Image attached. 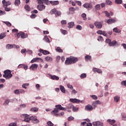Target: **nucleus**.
<instances>
[{
	"label": "nucleus",
	"instance_id": "1",
	"mask_svg": "<svg viewBox=\"0 0 126 126\" xmlns=\"http://www.w3.org/2000/svg\"><path fill=\"white\" fill-rule=\"evenodd\" d=\"M22 118H24V122L26 123H30V121H32L33 124H39L40 121L37 119L36 116L30 117L28 114H23L21 115Z\"/></svg>",
	"mask_w": 126,
	"mask_h": 126
},
{
	"label": "nucleus",
	"instance_id": "2",
	"mask_svg": "<svg viewBox=\"0 0 126 126\" xmlns=\"http://www.w3.org/2000/svg\"><path fill=\"white\" fill-rule=\"evenodd\" d=\"M55 107L56 108H55L54 110L51 112V113L52 115L56 116V117H58V116H59V114H58V113H59V110H61L62 111H66V109L62 106L61 104L57 105Z\"/></svg>",
	"mask_w": 126,
	"mask_h": 126
},
{
	"label": "nucleus",
	"instance_id": "3",
	"mask_svg": "<svg viewBox=\"0 0 126 126\" xmlns=\"http://www.w3.org/2000/svg\"><path fill=\"white\" fill-rule=\"evenodd\" d=\"M77 61H78V59H77V58H75V57L67 58L65 61V64H66V65L72 64V63H76Z\"/></svg>",
	"mask_w": 126,
	"mask_h": 126
},
{
	"label": "nucleus",
	"instance_id": "4",
	"mask_svg": "<svg viewBox=\"0 0 126 126\" xmlns=\"http://www.w3.org/2000/svg\"><path fill=\"white\" fill-rule=\"evenodd\" d=\"M3 76V77H5L6 79H9V78H11V77H12V74H11L10 70H7L4 71Z\"/></svg>",
	"mask_w": 126,
	"mask_h": 126
},
{
	"label": "nucleus",
	"instance_id": "5",
	"mask_svg": "<svg viewBox=\"0 0 126 126\" xmlns=\"http://www.w3.org/2000/svg\"><path fill=\"white\" fill-rule=\"evenodd\" d=\"M94 25L97 29H101L103 27L102 22L99 21H96L94 23Z\"/></svg>",
	"mask_w": 126,
	"mask_h": 126
},
{
	"label": "nucleus",
	"instance_id": "6",
	"mask_svg": "<svg viewBox=\"0 0 126 126\" xmlns=\"http://www.w3.org/2000/svg\"><path fill=\"white\" fill-rule=\"evenodd\" d=\"M96 33L99 35H103L105 37H107L108 36V34L106 32V31H102L101 30H98L96 32Z\"/></svg>",
	"mask_w": 126,
	"mask_h": 126
},
{
	"label": "nucleus",
	"instance_id": "7",
	"mask_svg": "<svg viewBox=\"0 0 126 126\" xmlns=\"http://www.w3.org/2000/svg\"><path fill=\"white\" fill-rule=\"evenodd\" d=\"M38 66H39L38 64H36V63L32 64L30 66V69H31V70H36V69L38 68Z\"/></svg>",
	"mask_w": 126,
	"mask_h": 126
},
{
	"label": "nucleus",
	"instance_id": "8",
	"mask_svg": "<svg viewBox=\"0 0 126 126\" xmlns=\"http://www.w3.org/2000/svg\"><path fill=\"white\" fill-rule=\"evenodd\" d=\"M93 125L94 126H103L104 124L103 123L100 121L94 122L93 123Z\"/></svg>",
	"mask_w": 126,
	"mask_h": 126
},
{
	"label": "nucleus",
	"instance_id": "9",
	"mask_svg": "<svg viewBox=\"0 0 126 126\" xmlns=\"http://www.w3.org/2000/svg\"><path fill=\"white\" fill-rule=\"evenodd\" d=\"M85 110L89 111H92L93 110V106L90 104H88L85 106Z\"/></svg>",
	"mask_w": 126,
	"mask_h": 126
},
{
	"label": "nucleus",
	"instance_id": "10",
	"mask_svg": "<svg viewBox=\"0 0 126 126\" xmlns=\"http://www.w3.org/2000/svg\"><path fill=\"white\" fill-rule=\"evenodd\" d=\"M37 8L40 11H42L43 9H45L46 8V6H45L43 4L42 5H38L37 6Z\"/></svg>",
	"mask_w": 126,
	"mask_h": 126
},
{
	"label": "nucleus",
	"instance_id": "11",
	"mask_svg": "<svg viewBox=\"0 0 126 126\" xmlns=\"http://www.w3.org/2000/svg\"><path fill=\"white\" fill-rule=\"evenodd\" d=\"M70 101L72 103H77V104H79V103H80V100H79L76 98H70Z\"/></svg>",
	"mask_w": 126,
	"mask_h": 126
},
{
	"label": "nucleus",
	"instance_id": "12",
	"mask_svg": "<svg viewBox=\"0 0 126 126\" xmlns=\"http://www.w3.org/2000/svg\"><path fill=\"white\" fill-rule=\"evenodd\" d=\"M84 7H85V8H92V4L88 3H86L83 5Z\"/></svg>",
	"mask_w": 126,
	"mask_h": 126
},
{
	"label": "nucleus",
	"instance_id": "13",
	"mask_svg": "<svg viewBox=\"0 0 126 126\" xmlns=\"http://www.w3.org/2000/svg\"><path fill=\"white\" fill-rule=\"evenodd\" d=\"M49 2H50V3H51V4H52V5H58V4H59V3H60V2L58 0L50 1Z\"/></svg>",
	"mask_w": 126,
	"mask_h": 126
},
{
	"label": "nucleus",
	"instance_id": "14",
	"mask_svg": "<svg viewBox=\"0 0 126 126\" xmlns=\"http://www.w3.org/2000/svg\"><path fill=\"white\" fill-rule=\"evenodd\" d=\"M117 21L115 19H109L108 20H107V23H108V24H112V23H115V22H116Z\"/></svg>",
	"mask_w": 126,
	"mask_h": 126
},
{
	"label": "nucleus",
	"instance_id": "15",
	"mask_svg": "<svg viewBox=\"0 0 126 126\" xmlns=\"http://www.w3.org/2000/svg\"><path fill=\"white\" fill-rule=\"evenodd\" d=\"M28 37V34L27 33H25L23 32H22L21 33V38L22 39H25V38H27Z\"/></svg>",
	"mask_w": 126,
	"mask_h": 126
},
{
	"label": "nucleus",
	"instance_id": "16",
	"mask_svg": "<svg viewBox=\"0 0 126 126\" xmlns=\"http://www.w3.org/2000/svg\"><path fill=\"white\" fill-rule=\"evenodd\" d=\"M107 121L111 126H113V125H114V124L116 123V120H115L108 119Z\"/></svg>",
	"mask_w": 126,
	"mask_h": 126
},
{
	"label": "nucleus",
	"instance_id": "17",
	"mask_svg": "<svg viewBox=\"0 0 126 126\" xmlns=\"http://www.w3.org/2000/svg\"><path fill=\"white\" fill-rule=\"evenodd\" d=\"M40 53H42L43 55H49L50 54V52L47 51V50H43L42 49L39 50Z\"/></svg>",
	"mask_w": 126,
	"mask_h": 126
},
{
	"label": "nucleus",
	"instance_id": "18",
	"mask_svg": "<svg viewBox=\"0 0 126 126\" xmlns=\"http://www.w3.org/2000/svg\"><path fill=\"white\" fill-rule=\"evenodd\" d=\"M93 71L94 72H97V73H101V72H102V70H101V69H98L97 68H94L93 69Z\"/></svg>",
	"mask_w": 126,
	"mask_h": 126
},
{
	"label": "nucleus",
	"instance_id": "19",
	"mask_svg": "<svg viewBox=\"0 0 126 126\" xmlns=\"http://www.w3.org/2000/svg\"><path fill=\"white\" fill-rule=\"evenodd\" d=\"M50 77L53 80H59L60 79V78L56 75H51Z\"/></svg>",
	"mask_w": 126,
	"mask_h": 126
},
{
	"label": "nucleus",
	"instance_id": "20",
	"mask_svg": "<svg viewBox=\"0 0 126 126\" xmlns=\"http://www.w3.org/2000/svg\"><path fill=\"white\" fill-rule=\"evenodd\" d=\"M116 44H117V41L113 40L111 41L110 43H109V46L114 47V46H116Z\"/></svg>",
	"mask_w": 126,
	"mask_h": 126
},
{
	"label": "nucleus",
	"instance_id": "21",
	"mask_svg": "<svg viewBox=\"0 0 126 126\" xmlns=\"http://www.w3.org/2000/svg\"><path fill=\"white\" fill-rule=\"evenodd\" d=\"M68 28H72L74 26V22H71L68 24Z\"/></svg>",
	"mask_w": 126,
	"mask_h": 126
},
{
	"label": "nucleus",
	"instance_id": "22",
	"mask_svg": "<svg viewBox=\"0 0 126 126\" xmlns=\"http://www.w3.org/2000/svg\"><path fill=\"white\" fill-rule=\"evenodd\" d=\"M39 110V108L38 107H33L30 109V111H32V112H34L36 113V112H38Z\"/></svg>",
	"mask_w": 126,
	"mask_h": 126
},
{
	"label": "nucleus",
	"instance_id": "23",
	"mask_svg": "<svg viewBox=\"0 0 126 126\" xmlns=\"http://www.w3.org/2000/svg\"><path fill=\"white\" fill-rule=\"evenodd\" d=\"M6 36V33L5 32H3L0 34V39H3L4 37Z\"/></svg>",
	"mask_w": 126,
	"mask_h": 126
},
{
	"label": "nucleus",
	"instance_id": "24",
	"mask_svg": "<svg viewBox=\"0 0 126 126\" xmlns=\"http://www.w3.org/2000/svg\"><path fill=\"white\" fill-rule=\"evenodd\" d=\"M43 39L44 40V41H45V42H47V43H51L50 39H49V38H48V36L47 35L44 36Z\"/></svg>",
	"mask_w": 126,
	"mask_h": 126
},
{
	"label": "nucleus",
	"instance_id": "25",
	"mask_svg": "<svg viewBox=\"0 0 126 126\" xmlns=\"http://www.w3.org/2000/svg\"><path fill=\"white\" fill-rule=\"evenodd\" d=\"M113 32L115 33H121V31L118 28H115L113 29Z\"/></svg>",
	"mask_w": 126,
	"mask_h": 126
},
{
	"label": "nucleus",
	"instance_id": "26",
	"mask_svg": "<svg viewBox=\"0 0 126 126\" xmlns=\"http://www.w3.org/2000/svg\"><path fill=\"white\" fill-rule=\"evenodd\" d=\"M92 57L91 56H89V55H86L85 57V60L86 61H91V59H92Z\"/></svg>",
	"mask_w": 126,
	"mask_h": 126
},
{
	"label": "nucleus",
	"instance_id": "27",
	"mask_svg": "<svg viewBox=\"0 0 126 126\" xmlns=\"http://www.w3.org/2000/svg\"><path fill=\"white\" fill-rule=\"evenodd\" d=\"M13 45L7 44L6 46V49H7L8 50H9V49H13Z\"/></svg>",
	"mask_w": 126,
	"mask_h": 126
},
{
	"label": "nucleus",
	"instance_id": "28",
	"mask_svg": "<svg viewBox=\"0 0 126 126\" xmlns=\"http://www.w3.org/2000/svg\"><path fill=\"white\" fill-rule=\"evenodd\" d=\"M14 4L16 6H18L20 4V0H15Z\"/></svg>",
	"mask_w": 126,
	"mask_h": 126
},
{
	"label": "nucleus",
	"instance_id": "29",
	"mask_svg": "<svg viewBox=\"0 0 126 126\" xmlns=\"http://www.w3.org/2000/svg\"><path fill=\"white\" fill-rule=\"evenodd\" d=\"M114 100L115 102H116V103H118V102L120 101V97L119 96H116L114 97Z\"/></svg>",
	"mask_w": 126,
	"mask_h": 126
},
{
	"label": "nucleus",
	"instance_id": "30",
	"mask_svg": "<svg viewBox=\"0 0 126 126\" xmlns=\"http://www.w3.org/2000/svg\"><path fill=\"white\" fill-rule=\"evenodd\" d=\"M25 9H26V10H27V11H30L31 10L29 5H26L25 6Z\"/></svg>",
	"mask_w": 126,
	"mask_h": 126
},
{
	"label": "nucleus",
	"instance_id": "31",
	"mask_svg": "<svg viewBox=\"0 0 126 126\" xmlns=\"http://www.w3.org/2000/svg\"><path fill=\"white\" fill-rule=\"evenodd\" d=\"M56 52H58V53H63V51L62 49H61V47H58L56 49Z\"/></svg>",
	"mask_w": 126,
	"mask_h": 126
},
{
	"label": "nucleus",
	"instance_id": "32",
	"mask_svg": "<svg viewBox=\"0 0 126 126\" xmlns=\"http://www.w3.org/2000/svg\"><path fill=\"white\" fill-rule=\"evenodd\" d=\"M81 17H82L83 20H87V18L86 17V14L83 13L82 14Z\"/></svg>",
	"mask_w": 126,
	"mask_h": 126
},
{
	"label": "nucleus",
	"instance_id": "33",
	"mask_svg": "<svg viewBox=\"0 0 126 126\" xmlns=\"http://www.w3.org/2000/svg\"><path fill=\"white\" fill-rule=\"evenodd\" d=\"M60 90L63 92V93H65V89H64V87L63 86H60Z\"/></svg>",
	"mask_w": 126,
	"mask_h": 126
},
{
	"label": "nucleus",
	"instance_id": "34",
	"mask_svg": "<svg viewBox=\"0 0 126 126\" xmlns=\"http://www.w3.org/2000/svg\"><path fill=\"white\" fill-rule=\"evenodd\" d=\"M115 3L117 4H122V3H123V0H115Z\"/></svg>",
	"mask_w": 126,
	"mask_h": 126
},
{
	"label": "nucleus",
	"instance_id": "35",
	"mask_svg": "<svg viewBox=\"0 0 126 126\" xmlns=\"http://www.w3.org/2000/svg\"><path fill=\"white\" fill-rule=\"evenodd\" d=\"M104 13L105 14V16H106L107 17H108V18H111V15H110V13L108 12V11H105Z\"/></svg>",
	"mask_w": 126,
	"mask_h": 126
},
{
	"label": "nucleus",
	"instance_id": "36",
	"mask_svg": "<svg viewBox=\"0 0 126 126\" xmlns=\"http://www.w3.org/2000/svg\"><path fill=\"white\" fill-rule=\"evenodd\" d=\"M56 12H57V9L56 8L52 9L50 11L51 14H55Z\"/></svg>",
	"mask_w": 126,
	"mask_h": 126
},
{
	"label": "nucleus",
	"instance_id": "37",
	"mask_svg": "<svg viewBox=\"0 0 126 126\" xmlns=\"http://www.w3.org/2000/svg\"><path fill=\"white\" fill-rule=\"evenodd\" d=\"M2 4H3L4 7H5L6 6H8V5H7V2H6V1H5V0H3L2 1Z\"/></svg>",
	"mask_w": 126,
	"mask_h": 126
},
{
	"label": "nucleus",
	"instance_id": "38",
	"mask_svg": "<svg viewBox=\"0 0 126 126\" xmlns=\"http://www.w3.org/2000/svg\"><path fill=\"white\" fill-rule=\"evenodd\" d=\"M87 76L86 73H83L80 75V78L81 79H83V78H85Z\"/></svg>",
	"mask_w": 126,
	"mask_h": 126
},
{
	"label": "nucleus",
	"instance_id": "39",
	"mask_svg": "<svg viewBox=\"0 0 126 126\" xmlns=\"http://www.w3.org/2000/svg\"><path fill=\"white\" fill-rule=\"evenodd\" d=\"M52 60L53 59H52L51 57L48 56L45 58V61H46V62H50V61H52Z\"/></svg>",
	"mask_w": 126,
	"mask_h": 126
},
{
	"label": "nucleus",
	"instance_id": "40",
	"mask_svg": "<svg viewBox=\"0 0 126 126\" xmlns=\"http://www.w3.org/2000/svg\"><path fill=\"white\" fill-rule=\"evenodd\" d=\"M76 9L74 8V7H71L69 8V11L70 12H74L75 11Z\"/></svg>",
	"mask_w": 126,
	"mask_h": 126
},
{
	"label": "nucleus",
	"instance_id": "41",
	"mask_svg": "<svg viewBox=\"0 0 126 126\" xmlns=\"http://www.w3.org/2000/svg\"><path fill=\"white\" fill-rule=\"evenodd\" d=\"M28 86H29V84H24L22 85V87L23 88H25V89H27V87H28Z\"/></svg>",
	"mask_w": 126,
	"mask_h": 126
},
{
	"label": "nucleus",
	"instance_id": "42",
	"mask_svg": "<svg viewBox=\"0 0 126 126\" xmlns=\"http://www.w3.org/2000/svg\"><path fill=\"white\" fill-rule=\"evenodd\" d=\"M97 41H99V42H100V41H104V38H103V37H102V36L99 35L98 37Z\"/></svg>",
	"mask_w": 126,
	"mask_h": 126
},
{
	"label": "nucleus",
	"instance_id": "43",
	"mask_svg": "<svg viewBox=\"0 0 126 126\" xmlns=\"http://www.w3.org/2000/svg\"><path fill=\"white\" fill-rule=\"evenodd\" d=\"M95 9L97 10H100V9H101V5L100 4H97L95 6Z\"/></svg>",
	"mask_w": 126,
	"mask_h": 126
},
{
	"label": "nucleus",
	"instance_id": "44",
	"mask_svg": "<svg viewBox=\"0 0 126 126\" xmlns=\"http://www.w3.org/2000/svg\"><path fill=\"white\" fill-rule=\"evenodd\" d=\"M111 41H112V40L110 39V38H107L105 40V43L109 44V46H110V43H111Z\"/></svg>",
	"mask_w": 126,
	"mask_h": 126
},
{
	"label": "nucleus",
	"instance_id": "45",
	"mask_svg": "<svg viewBox=\"0 0 126 126\" xmlns=\"http://www.w3.org/2000/svg\"><path fill=\"white\" fill-rule=\"evenodd\" d=\"M106 4H108V5H112V4H113V2H112V1H111L109 0H106Z\"/></svg>",
	"mask_w": 126,
	"mask_h": 126
},
{
	"label": "nucleus",
	"instance_id": "46",
	"mask_svg": "<svg viewBox=\"0 0 126 126\" xmlns=\"http://www.w3.org/2000/svg\"><path fill=\"white\" fill-rule=\"evenodd\" d=\"M3 23L8 27H10V26H11V23H9V22H3Z\"/></svg>",
	"mask_w": 126,
	"mask_h": 126
},
{
	"label": "nucleus",
	"instance_id": "47",
	"mask_svg": "<svg viewBox=\"0 0 126 126\" xmlns=\"http://www.w3.org/2000/svg\"><path fill=\"white\" fill-rule=\"evenodd\" d=\"M72 111H73V112H77V111H78V108H77L75 106H73Z\"/></svg>",
	"mask_w": 126,
	"mask_h": 126
},
{
	"label": "nucleus",
	"instance_id": "48",
	"mask_svg": "<svg viewBox=\"0 0 126 126\" xmlns=\"http://www.w3.org/2000/svg\"><path fill=\"white\" fill-rule=\"evenodd\" d=\"M91 97L93 98L94 100H97V99H98V97L97 96V95H91Z\"/></svg>",
	"mask_w": 126,
	"mask_h": 126
},
{
	"label": "nucleus",
	"instance_id": "49",
	"mask_svg": "<svg viewBox=\"0 0 126 126\" xmlns=\"http://www.w3.org/2000/svg\"><path fill=\"white\" fill-rule=\"evenodd\" d=\"M43 3H45V4H47V5H49L50 4V1L48 0H43Z\"/></svg>",
	"mask_w": 126,
	"mask_h": 126
},
{
	"label": "nucleus",
	"instance_id": "50",
	"mask_svg": "<svg viewBox=\"0 0 126 126\" xmlns=\"http://www.w3.org/2000/svg\"><path fill=\"white\" fill-rule=\"evenodd\" d=\"M22 32H17L16 34V37H17V38H19L20 36H21V33Z\"/></svg>",
	"mask_w": 126,
	"mask_h": 126
},
{
	"label": "nucleus",
	"instance_id": "51",
	"mask_svg": "<svg viewBox=\"0 0 126 126\" xmlns=\"http://www.w3.org/2000/svg\"><path fill=\"white\" fill-rule=\"evenodd\" d=\"M61 32L63 35H65V34H67V31H66V30H61Z\"/></svg>",
	"mask_w": 126,
	"mask_h": 126
},
{
	"label": "nucleus",
	"instance_id": "52",
	"mask_svg": "<svg viewBox=\"0 0 126 126\" xmlns=\"http://www.w3.org/2000/svg\"><path fill=\"white\" fill-rule=\"evenodd\" d=\"M37 61H38V58H34L31 61V63H35V62H37Z\"/></svg>",
	"mask_w": 126,
	"mask_h": 126
},
{
	"label": "nucleus",
	"instance_id": "53",
	"mask_svg": "<svg viewBox=\"0 0 126 126\" xmlns=\"http://www.w3.org/2000/svg\"><path fill=\"white\" fill-rule=\"evenodd\" d=\"M74 120V118H73L72 116H70L68 118V121H69V122L73 121Z\"/></svg>",
	"mask_w": 126,
	"mask_h": 126
},
{
	"label": "nucleus",
	"instance_id": "54",
	"mask_svg": "<svg viewBox=\"0 0 126 126\" xmlns=\"http://www.w3.org/2000/svg\"><path fill=\"white\" fill-rule=\"evenodd\" d=\"M14 93L15 94H16L17 95H18L20 94L19 90H16L14 91Z\"/></svg>",
	"mask_w": 126,
	"mask_h": 126
},
{
	"label": "nucleus",
	"instance_id": "55",
	"mask_svg": "<svg viewBox=\"0 0 126 126\" xmlns=\"http://www.w3.org/2000/svg\"><path fill=\"white\" fill-rule=\"evenodd\" d=\"M67 86L68 88L71 89V90H73V87L72 86V85H71L70 84H67Z\"/></svg>",
	"mask_w": 126,
	"mask_h": 126
},
{
	"label": "nucleus",
	"instance_id": "56",
	"mask_svg": "<svg viewBox=\"0 0 126 126\" xmlns=\"http://www.w3.org/2000/svg\"><path fill=\"white\" fill-rule=\"evenodd\" d=\"M76 29L78 30H82V27H81L80 25H77L76 27Z\"/></svg>",
	"mask_w": 126,
	"mask_h": 126
},
{
	"label": "nucleus",
	"instance_id": "57",
	"mask_svg": "<svg viewBox=\"0 0 126 126\" xmlns=\"http://www.w3.org/2000/svg\"><path fill=\"white\" fill-rule=\"evenodd\" d=\"M37 1L39 4H43L44 3V0H37Z\"/></svg>",
	"mask_w": 126,
	"mask_h": 126
},
{
	"label": "nucleus",
	"instance_id": "58",
	"mask_svg": "<svg viewBox=\"0 0 126 126\" xmlns=\"http://www.w3.org/2000/svg\"><path fill=\"white\" fill-rule=\"evenodd\" d=\"M35 88L37 89V90H40V85L38 84H37L35 85Z\"/></svg>",
	"mask_w": 126,
	"mask_h": 126
},
{
	"label": "nucleus",
	"instance_id": "59",
	"mask_svg": "<svg viewBox=\"0 0 126 126\" xmlns=\"http://www.w3.org/2000/svg\"><path fill=\"white\" fill-rule=\"evenodd\" d=\"M72 107H73V106H66V110H71V109H72Z\"/></svg>",
	"mask_w": 126,
	"mask_h": 126
},
{
	"label": "nucleus",
	"instance_id": "60",
	"mask_svg": "<svg viewBox=\"0 0 126 126\" xmlns=\"http://www.w3.org/2000/svg\"><path fill=\"white\" fill-rule=\"evenodd\" d=\"M9 126H17V125L15 123H12L9 125Z\"/></svg>",
	"mask_w": 126,
	"mask_h": 126
},
{
	"label": "nucleus",
	"instance_id": "61",
	"mask_svg": "<svg viewBox=\"0 0 126 126\" xmlns=\"http://www.w3.org/2000/svg\"><path fill=\"white\" fill-rule=\"evenodd\" d=\"M24 64H20L18 66V68H23Z\"/></svg>",
	"mask_w": 126,
	"mask_h": 126
},
{
	"label": "nucleus",
	"instance_id": "62",
	"mask_svg": "<svg viewBox=\"0 0 126 126\" xmlns=\"http://www.w3.org/2000/svg\"><path fill=\"white\" fill-rule=\"evenodd\" d=\"M61 24L63 25L66 24V20H63L61 21Z\"/></svg>",
	"mask_w": 126,
	"mask_h": 126
},
{
	"label": "nucleus",
	"instance_id": "63",
	"mask_svg": "<svg viewBox=\"0 0 126 126\" xmlns=\"http://www.w3.org/2000/svg\"><path fill=\"white\" fill-rule=\"evenodd\" d=\"M122 85H124V86H126V81H123L121 82Z\"/></svg>",
	"mask_w": 126,
	"mask_h": 126
},
{
	"label": "nucleus",
	"instance_id": "64",
	"mask_svg": "<svg viewBox=\"0 0 126 126\" xmlns=\"http://www.w3.org/2000/svg\"><path fill=\"white\" fill-rule=\"evenodd\" d=\"M87 123L85 122H82L81 123V126H87Z\"/></svg>",
	"mask_w": 126,
	"mask_h": 126
}]
</instances>
